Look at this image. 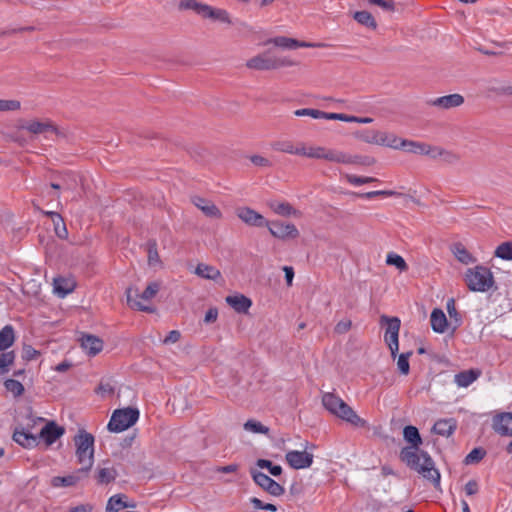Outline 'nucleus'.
I'll list each match as a JSON object with an SVG mask.
<instances>
[{"label":"nucleus","mask_w":512,"mask_h":512,"mask_svg":"<svg viewBox=\"0 0 512 512\" xmlns=\"http://www.w3.org/2000/svg\"><path fill=\"white\" fill-rule=\"evenodd\" d=\"M74 442L76 445L78 463L82 465L79 469V473H87L94 462V437L86 431H80V433L74 437Z\"/></svg>","instance_id":"423d86ee"},{"label":"nucleus","mask_w":512,"mask_h":512,"mask_svg":"<svg viewBox=\"0 0 512 512\" xmlns=\"http://www.w3.org/2000/svg\"><path fill=\"white\" fill-rule=\"evenodd\" d=\"M235 213L242 222L249 226L266 227L268 225V220L263 215L249 207H239Z\"/></svg>","instance_id":"4468645a"},{"label":"nucleus","mask_w":512,"mask_h":512,"mask_svg":"<svg viewBox=\"0 0 512 512\" xmlns=\"http://www.w3.org/2000/svg\"><path fill=\"white\" fill-rule=\"evenodd\" d=\"M300 156L323 159L329 162L345 165L371 166L376 163L375 158L370 156L352 155L344 151L329 149L323 146H309L301 142Z\"/></svg>","instance_id":"f257e3e1"},{"label":"nucleus","mask_w":512,"mask_h":512,"mask_svg":"<svg viewBox=\"0 0 512 512\" xmlns=\"http://www.w3.org/2000/svg\"><path fill=\"white\" fill-rule=\"evenodd\" d=\"M403 149H406L409 152L421 154V155H431L432 153L437 150V147H432L430 145L414 142V141H408L406 140L403 143Z\"/></svg>","instance_id":"2f4dec72"},{"label":"nucleus","mask_w":512,"mask_h":512,"mask_svg":"<svg viewBox=\"0 0 512 512\" xmlns=\"http://www.w3.org/2000/svg\"><path fill=\"white\" fill-rule=\"evenodd\" d=\"M266 45L272 44L275 47H279L282 49H296V48H315V47H325L326 44L324 43H311V42H305V41H299L294 38H289L286 36H276L273 38L268 39L265 42Z\"/></svg>","instance_id":"ddd939ff"},{"label":"nucleus","mask_w":512,"mask_h":512,"mask_svg":"<svg viewBox=\"0 0 512 512\" xmlns=\"http://www.w3.org/2000/svg\"><path fill=\"white\" fill-rule=\"evenodd\" d=\"M486 451L483 448H474L466 457V464H475L484 458Z\"/></svg>","instance_id":"4d7b16f0"},{"label":"nucleus","mask_w":512,"mask_h":512,"mask_svg":"<svg viewBox=\"0 0 512 512\" xmlns=\"http://www.w3.org/2000/svg\"><path fill=\"white\" fill-rule=\"evenodd\" d=\"M464 281L469 290L474 292H486L493 286L494 277L489 268L477 265L466 271Z\"/></svg>","instance_id":"0eeeda50"},{"label":"nucleus","mask_w":512,"mask_h":512,"mask_svg":"<svg viewBox=\"0 0 512 512\" xmlns=\"http://www.w3.org/2000/svg\"><path fill=\"white\" fill-rule=\"evenodd\" d=\"M75 286L76 284L72 279H66L62 277L54 279V291L61 297L71 293Z\"/></svg>","instance_id":"473e14b6"},{"label":"nucleus","mask_w":512,"mask_h":512,"mask_svg":"<svg viewBox=\"0 0 512 512\" xmlns=\"http://www.w3.org/2000/svg\"><path fill=\"white\" fill-rule=\"evenodd\" d=\"M323 406L333 415L345 420L355 427H366L367 422L360 418L355 411L334 393H325L322 396Z\"/></svg>","instance_id":"7ed1b4c3"},{"label":"nucleus","mask_w":512,"mask_h":512,"mask_svg":"<svg viewBox=\"0 0 512 512\" xmlns=\"http://www.w3.org/2000/svg\"><path fill=\"white\" fill-rule=\"evenodd\" d=\"M147 252L149 265L155 266L160 263L156 241L153 240L147 243Z\"/></svg>","instance_id":"864d4df0"},{"label":"nucleus","mask_w":512,"mask_h":512,"mask_svg":"<svg viewBox=\"0 0 512 512\" xmlns=\"http://www.w3.org/2000/svg\"><path fill=\"white\" fill-rule=\"evenodd\" d=\"M117 471L113 467L99 468L96 479L99 484H108L117 477Z\"/></svg>","instance_id":"79ce46f5"},{"label":"nucleus","mask_w":512,"mask_h":512,"mask_svg":"<svg viewBox=\"0 0 512 512\" xmlns=\"http://www.w3.org/2000/svg\"><path fill=\"white\" fill-rule=\"evenodd\" d=\"M351 326H352L351 320L343 319L336 324L334 331L337 334H344L351 329Z\"/></svg>","instance_id":"0e129e2a"},{"label":"nucleus","mask_w":512,"mask_h":512,"mask_svg":"<svg viewBox=\"0 0 512 512\" xmlns=\"http://www.w3.org/2000/svg\"><path fill=\"white\" fill-rule=\"evenodd\" d=\"M226 302L238 313H247L252 302L244 295H233L226 297Z\"/></svg>","instance_id":"c85d7f7f"},{"label":"nucleus","mask_w":512,"mask_h":512,"mask_svg":"<svg viewBox=\"0 0 512 512\" xmlns=\"http://www.w3.org/2000/svg\"><path fill=\"white\" fill-rule=\"evenodd\" d=\"M81 347L89 356H95L103 349V340L92 334H82L79 339Z\"/></svg>","instance_id":"6ab92c4d"},{"label":"nucleus","mask_w":512,"mask_h":512,"mask_svg":"<svg viewBox=\"0 0 512 512\" xmlns=\"http://www.w3.org/2000/svg\"><path fill=\"white\" fill-rule=\"evenodd\" d=\"M21 108L18 100L0 99V112L17 111Z\"/></svg>","instance_id":"13d9d810"},{"label":"nucleus","mask_w":512,"mask_h":512,"mask_svg":"<svg viewBox=\"0 0 512 512\" xmlns=\"http://www.w3.org/2000/svg\"><path fill=\"white\" fill-rule=\"evenodd\" d=\"M244 429L252 433L268 434L269 428L256 420H248L244 424Z\"/></svg>","instance_id":"3c124183"},{"label":"nucleus","mask_w":512,"mask_h":512,"mask_svg":"<svg viewBox=\"0 0 512 512\" xmlns=\"http://www.w3.org/2000/svg\"><path fill=\"white\" fill-rule=\"evenodd\" d=\"M371 5H377L385 11L394 12L395 2L393 0H367Z\"/></svg>","instance_id":"680f3d73"},{"label":"nucleus","mask_w":512,"mask_h":512,"mask_svg":"<svg viewBox=\"0 0 512 512\" xmlns=\"http://www.w3.org/2000/svg\"><path fill=\"white\" fill-rule=\"evenodd\" d=\"M481 375L478 369H469L462 371L454 376V381L459 387H468L476 381Z\"/></svg>","instance_id":"cd10ccee"},{"label":"nucleus","mask_w":512,"mask_h":512,"mask_svg":"<svg viewBox=\"0 0 512 512\" xmlns=\"http://www.w3.org/2000/svg\"><path fill=\"white\" fill-rule=\"evenodd\" d=\"M380 138L383 140V143H379L380 146H387L393 149L403 148V143L406 141L397 137L395 134H390L383 131Z\"/></svg>","instance_id":"37998d69"},{"label":"nucleus","mask_w":512,"mask_h":512,"mask_svg":"<svg viewBox=\"0 0 512 512\" xmlns=\"http://www.w3.org/2000/svg\"><path fill=\"white\" fill-rule=\"evenodd\" d=\"M15 352L8 351L0 354V375H4L10 371L11 366L15 361Z\"/></svg>","instance_id":"c03bdc74"},{"label":"nucleus","mask_w":512,"mask_h":512,"mask_svg":"<svg viewBox=\"0 0 512 512\" xmlns=\"http://www.w3.org/2000/svg\"><path fill=\"white\" fill-rule=\"evenodd\" d=\"M464 101V97L461 94L455 93L430 99L427 101V105L440 110H449L460 107Z\"/></svg>","instance_id":"2eb2a0df"},{"label":"nucleus","mask_w":512,"mask_h":512,"mask_svg":"<svg viewBox=\"0 0 512 512\" xmlns=\"http://www.w3.org/2000/svg\"><path fill=\"white\" fill-rule=\"evenodd\" d=\"M250 474L254 482L270 495L279 497L284 494V487L265 473L251 469Z\"/></svg>","instance_id":"9b49d317"},{"label":"nucleus","mask_w":512,"mask_h":512,"mask_svg":"<svg viewBox=\"0 0 512 512\" xmlns=\"http://www.w3.org/2000/svg\"><path fill=\"white\" fill-rule=\"evenodd\" d=\"M412 355V352L402 353L398 357L397 367L401 374L407 375L410 371L409 365V357Z\"/></svg>","instance_id":"5fc2aeb1"},{"label":"nucleus","mask_w":512,"mask_h":512,"mask_svg":"<svg viewBox=\"0 0 512 512\" xmlns=\"http://www.w3.org/2000/svg\"><path fill=\"white\" fill-rule=\"evenodd\" d=\"M400 458L425 479L431 481L435 487L440 485V473L435 468L434 462L427 452L419 451L418 448L413 446L405 447L400 452Z\"/></svg>","instance_id":"f03ea898"},{"label":"nucleus","mask_w":512,"mask_h":512,"mask_svg":"<svg viewBox=\"0 0 512 512\" xmlns=\"http://www.w3.org/2000/svg\"><path fill=\"white\" fill-rule=\"evenodd\" d=\"M381 324H386V331L384 335V340L388 345L391 356L394 359L399 350V330H400V319L397 317H388L386 315H382L380 318Z\"/></svg>","instance_id":"9d476101"},{"label":"nucleus","mask_w":512,"mask_h":512,"mask_svg":"<svg viewBox=\"0 0 512 512\" xmlns=\"http://www.w3.org/2000/svg\"><path fill=\"white\" fill-rule=\"evenodd\" d=\"M126 498L123 494H116L109 498L106 506V512H118L127 507H133V505L127 504L124 499Z\"/></svg>","instance_id":"4c0bfd02"},{"label":"nucleus","mask_w":512,"mask_h":512,"mask_svg":"<svg viewBox=\"0 0 512 512\" xmlns=\"http://www.w3.org/2000/svg\"><path fill=\"white\" fill-rule=\"evenodd\" d=\"M456 427V420L452 418L441 419L434 424L432 431L438 435L448 437L455 431Z\"/></svg>","instance_id":"c756f323"},{"label":"nucleus","mask_w":512,"mask_h":512,"mask_svg":"<svg viewBox=\"0 0 512 512\" xmlns=\"http://www.w3.org/2000/svg\"><path fill=\"white\" fill-rule=\"evenodd\" d=\"M87 473H79L77 470L75 473L67 475V476H56L51 479V485L53 487H71L77 484L83 477H85Z\"/></svg>","instance_id":"393cba45"},{"label":"nucleus","mask_w":512,"mask_h":512,"mask_svg":"<svg viewBox=\"0 0 512 512\" xmlns=\"http://www.w3.org/2000/svg\"><path fill=\"white\" fill-rule=\"evenodd\" d=\"M206 4L199 2L198 0H180V10H193L202 17Z\"/></svg>","instance_id":"a18cd8bd"},{"label":"nucleus","mask_w":512,"mask_h":512,"mask_svg":"<svg viewBox=\"0 0 512 512\" xmlns=\"http://www.w3.org/2000/svg\"><path fill=\"white\" fill-rule=\"evenodd\" d=\"M249 159L255 166L263 168L272 167V162L268 158L261 155H252L249 157Z\"/></svg>","instance_id":"e2e57ef3"},{"label":"nucleus","mask_w":512,"mask_h":512,"mask_svg":"<svg viewBox=\"0 0 512 512\" xmlns=\"http://www.w3.org/2000/svg\"><path fill=\"white\" fill-rule=\"evenodd\" d=\"M270 208L278 215L281 216H295L300 217L301 212L296 210L287 202H281V203H271Z\"/></svg>","instance_id":"58836bf2"},{"label":"nucleus","mask_w":512,"mask_h":512,"mask_svg":"<svg viewBox=\"0 0 512 512\" xmlns=\"http://www.w3.org/2000/svg\"><path fill=\"white\" fill-rule=\"evenodd\" d=\"M96 392L102 396L111 395L114 393V387L109 382H101L96 390Z\"/></svg>","instance_id":"338daca9"},{"label":"nucleus","mask_w":512,"mask_h":512,"mask_svg":"<svg viewBox=\"0 0 512 512\" xmlns=\"http://www.w3.org/2000/svg\"><path fill=\"white\" fill-rule=\"evenodd\" d=\"M269 232L281 240L296 239L300 233L293 223H284L282 221H268L266 225Z\"/></svg>","instance_id":"f8f14e48"},{"label":"nucleus","mask_w":512,"mask_h":512,"mask_svg":"<svg viewBox=\"0 0 512 512\" xmlns=\"http://www.w3.org/2000/svg\"><path fill=\"white\" fill-rule=\"evenodd\" d=\"M15 341L14 328L6 325L0 330V352H5Z\"/></svg>","instance_id":"72a5a7b5"},{"label":"nucleus","mask_w":512,"mask_h":512,"mask_svg":"<svg viewBox=\"0 0 512 512\" xmlns=\"http://www.w3.org/2000/svg\"><path fill=\"white\" fill-rule=\"evenodd\" d=\"M285 459L287 463L294 469H305L312 465L313 454L304 451L292 450L286 453Z\"/></svg>","instance_id":"dca6fc26"},{"label":"nucleus","mask_w":512,"mask_h":512,"mask_svg":"<svg viewBox=\"0 0 512 512\" xmlns=\"http://www.w3.org/2000/svg\"><path fill=\"white\" fill-rule=\"evenodd\" d=\"M13 440L24 448H32L38 444V436L25 429H16L13 433Z\"/></svg>","instance_id":"b1692460"},{"label":"nucleus","mask_w":512,"mask_h":512,"mask_svg":"<svg viewBox=\"0 0 512 512\" xmlns=\"http://www.w3.org/2000/svg\"><path fill=\"white\" fill-rule=\"evenodd\" d=\"M353 18L359 24H361L367 28H370L372 30H375L377 28V22H376L374 16L366 10L356 11L353 14Z\"/></svg>","instance_id":"ea45409f"},{"label":"nucleus","mask_w":512,"mask_h":512,"mask_svg":"<svg viewBox=\"0 0 512 512\" xmlns=\"http://www.w3.org/2000/svg\"><path fill=\"white\" fill-rule=\"evenodd\" d=\"M16 128L18 132H28L32 140L36 139L39 135L47 138L49 134L57 135L59 133L58 127L48 118L20 119L17 122Z\"/></svg>","instance_id":"6e6552de"},{"label":"nucleus","mask_w":512,"mask_h":512,"mask_svg":"<svg viewBox=\"0 0 512 512\" xmlns=\"http://www.w3.org/2000/svg\"><path fill=\"white\" fill-rule=\"evenodd\" d=\"M451 251L462 264L468 265L476 262V258L461 243L454 244Z\"/></svg>","instance_id":"7c9ffc66"},{"label":"nucleus","mask_w":512,"mask_h":512,"mask_svg":"<svg viewBox=\"0 0 512 512\" xmlns=\"http://www.w3.org/2000/svg\"><path fill=\"white\" fill-rule=\"evenodd\" d=\"M161 288L160 282L154 281L150 282L146 289L139 294L138 289H134L133 287H128L126 289V299L128 306L137 311L153 313L156 309L153 306L147 305L144 302L150 301L154 298Z\"/></svg>","instance_id":"20e7f679"},{"label":"nucleus","mask_w":512,"mask_h":512,"mask_svg":"<svg viewBox=\"0 0 512 512\" xmlns=\"http://www.w3.org/2000/svg\"><path fill=\"white\" fill-rule=\"evenodd\" d=\"M294 115L298 116V117L309 116L314 119L335 120L333 117L335 115V113H328V112H324V111H321L318 109H312V108L298 109V110L294 111Z\"/></svg>","instance_id":"f704fd0d"},{"label":"nucleus","mask_w":512,"mask_h":512,"mask_svg":"<svg viewBox=\"0 0 512 512\" xmlns=\"http://www.w3.org/2000/svg\"><path fill=\"white\" fill-rule=\"evenodd\" d=\"M353 136L355 139L362 141L367 144H375L379 145V143H383V140L380 138L382 136V131L374 130V129H361L353 132Z\"/></svg>","instance_id":"5701e85b"},{"label":"nucleus","mask_w":512,"mask_h":512,"mask_svg":"<svg viewBox=\"0 0 512 512\" xmlns=\"http://www.w3.org/2000/svg\"><path fill=\"white\" fill-rule=\"evenodd\" d=\"M442 157L443 161L447 164H456L460 161V156L452 151H446L437 147V150L432 153V157Z\"/></svg>","instance_id":"49530a36"},{"label":"nucleus","mask_w":512,"mask_h":512,"mask_svg":"<svg viewBox=\"0 0 512 512\" xmlns=\"http://www.w3.org/2000/svg\"><path fill=\"white\" fill-rule=\"evenodd\" d=\"M344 177L350 184L356 186L377 181V179L373 177H360L352 174H345Z\"/></svg>","instance_id":"bf43d9fd"},{"label":"nucleus","mask_w":512,"mask_h":512,"mask_svg":"<svg viewBox=\"0 0 512 512\" xmlns=\"http://www.w3.org/2000/svg\"><path fill=\"white\" fill-rule=\"evenodd\" d=\"M430 322L433 331L437 333L446 332L448 327V321L445 313L441 309L435 308L431 312Z\"/></svg>","instance_id":"a878e982"},{"label":"nucleus","mask_w":512,"mask_h":512,"mask_svg":"<svg viewBox=\"0 0 512 512\" xmlns=\"http://www.w3.org/2000/svg\"><path fill=\"white\" fill-rule=\"evenodd\" d=\"M404 439L411 443L414 448H419L422 443L421 436L415 426H406L403 430Z\"/></svg>","instance_id":"a19ab883"},{"label":"nucleus","mask_w":512,"mask_h":512,"mask_svg":"<svg viewBox=\"0 0 512 512\" xmlns=\"http://www.w3.org/2000/svg\"><path fill=\"white\" fill-rule=\"evenodd\" d=\"M191 202L208 218L219 220L223 216L221 210L211 200L194 196Z\"/></svg>","instance_id":"a211bd4d"},{"label":"nucleus","mask_w":512,"mask_h":512,"mask_svg":"<svg viewBox=\"0 0 512 512\" xmlns=\"http://www.w3.org/2000/svg\"><path fill=\"white\" fill-rule=\"evenodd\" d=\"M181 334L177 330H172L169 332V334L165 337L163 340L164 344H172L176 343L180 340Z\"/></svg>","instance_id":"774afa93"},{"label":"nucleus","mask_w":512,"mask_h":512,"mask_svg":"<svg viewBox=\"0 0 512 512\" xmlns=\"http://www.w3.org/2000/svg\"><path fill=\"white\" fill-rule=\"evenodd\" d=\"M296 65V62L287 57H278L270 50L260 53L246 62V67L257 71L277 70L283 67H291Z\"/></svg>","instance_id":"39448f33"},{"label":"nucleus","mask_w":512,"mask_h":512,"mask_svg":"<svg viewBox=\"0 0 512 512\" xmlns=\"http://www.w3.org/2000/svg\"><path fill=\"white\" fill-rule=\"evenodd\" d=\"M194 272L197 276L203 279L213 281H218L219 279H222L221 272L219 269L205 263H199Z\"/></svg>","instance_id":"bb28decb"},{"label":"nucleus","mask_w":512,"mask_h":512,"mask_svg":"<svg viewBox=\"0 0 512 512\" xmlns=\"http://www.w3.org/2000/svg\"><path fill=\"white\" fill-rule=\"evenodd\" d=\"M335 120H340L344 122H355L360 124H370L373 122V119L370 117H358L353 115H347L343 113H335L333 116Z\"/></svg>","instance_id":"09e8293b"},{"label":"nucleus","mask_w":512,"mask_h":512,"mask_svg":"<svg viewBox=\"0 0 512 512\" xmlns=\"http://www.w3.org/2000/svg\"><path fill=\"white\" fill-rule=\"evenodd\" d=\"M256 464L260 468L268 469L270 474L273 476H279L282 473L281 466L273 465V463L270 460L259 459V460H257Z\"/></svg>","instance_id":"6e6d98bb"},{"label":"nucleus","mask_w":512,"mask_h":512,"mask_svg":"<svg viewBox=\"0 0 512 512\" xmlns=\"http://www.w3.org/2000/svg\"><path fill=\"white\" fill-rule=\"evenodd\" d=\"M138 418L139 410L137 408L116 409L108 423V430L111 432H122L134 425Z\"/></svg>","instance_id":"1a4fd4ad"},{"label":"nucleus","mask_w":512,"mask_h":512,"mask_svg":"<svg viewBox=\"0 0 512 512\" xmlns=\"http://www.w3.org/2000/svg\"><path fill=\"white\" fill-rule=\"evenodd\" d=\"M202 18L211 19L213 21H218V22L225 23L228 25L232 24V19L230 17V14L225 9L215 8L208 4H206V7L202 14Z\"/></svg>","instance_id":"4be33fe9"},{"label":"nucleus","mask_w":512,"mask_h":512,"mask_svg":"<svg viewBox=\"0 0 512 512\" xmlns=\"http://www.w3.org/2000/svg\"><path fill=\"white\" fill-rule=\"evenodd\" d=\"M400 195H401L400 193H398L396 191H392V190H379V191H371V192L358 194V196H360L362 198H367V199H370V198H373L376 196H400Z\"/></svg>","instance_id":"052dcab7"},{"label":"nucleus","mask_w":512,"mask_h":512,"mask_svg":"<svg viewBox=\"0 0 512 512\" xmlns=\"http://www.w3.org/2000/svg\"><path fill=\"white\" fill-rule=\"evenodd\" d=\"M386 263L388 265L395 266L400 272L408 270V265L404 258L396 253H388L386 257Z\"/></svg>","instance_id":"de8ad7c7"},{"label":"nucleus","mask_w":512,"mask_h":512,"mask_svg":"<svg viewBox=\"0 0 512 512\" xmlns=\"http://www.w3.org/2000/svg\"><path fill=\"white\" fill-rule=\"evenodd\" d=\"M272 148L276 151L288 153V154H294L299 155L301 154V142L297 145H294L291 141L283 140V141H276L272 144Z\"/></svg>","instance_id":"e433bc0d"},{"label":"nucleus","mask_w":512,"mask_h":512,"mask_svg":"<svg viewBox=\"0 0 512 512\" xmlns=\"http://www.w3.org/2000/svg\"><path fill=\"white\" fill-rule=\"evenodd\" d=\"M63 427L58 426L55 422H48L40 431L38 438H42L46 445L53 444L58 438L64 434Z\"/></svg>","instance_id":"aec40b11"},{"label":"nucleus","mask_w":512,"mask_h":512,"mask_svg":"<svg viewBox=\"0 0 512 512\" xmlns=\"http://www.w3.org/2000/svg\"><path fill=\"white\" fill-rule=\"evenodd\" d=\"M4 386L6 390L11 392L15 397L21 396L25 391L22 383L14 379H7L4 382Z\"/></svg>","instance_id":"603ef678"},{"label":"nucleus","mask_w":512,"mask_h":512,"mask_svg":"<svg viewBox=\"0 0 512 512\" xmlns=\"http://www.w3.org/2000/svg\"><path fill=\"white\" fill-rule=\"evenodd\" d=\"M495 256L504 260H512V241L500 244L495 250Z\"/></svg>","instance_id":"8fccbe9b"},{"label":"nucleus","mask_w":512,"mask_h":512,"mask_svg":"<svg viewBox=\"0 0 512 512\" xmlns=\"http://www.w3.org/2000/svg\"><path fill=\"white\" fill-rule=\"evenodd\" d=\"M79 184V177L74 172H65L59 175L58 180L50 183V187L54 190H64L65 192L74 193Z\"/></svg>","instance_id":"f3484780"},{"label":"nucleus","mask_w":512,"mask_h":512,"mask_svg":"<svg viewBox=\"0 0 512 512\" xmlns=\"http://www.w3.org/2000/svg\"><path fill=\"white\" fill-rule=\"evenodd\" d=\"M39 355V352L35 350L31 345H24L22 350L23 359L30 361L35 359Z\"/></svg>","instance_id":"69168bd1"},{"label":"nucleus","mask_w":512,"mask_h":512,"mask_svg":"<svg viewBox=\"0 0 512 512\" xmlns=\"http://www.w3.org/2000/svg\"><path fill=\"white\" fill-rule=\"evenodd\" d=\"M46 214L53 221L54 231H55L56 235L60 239H66L68 236V231H67V228H66V225L64 223L62 216L57 212H47Z\"/></svg>","instance_id":"c9c22d12"},{"label":"nucleus","mask_w":512,"mask_h":512,"mask_svg":"<svg viewBox=\"0 0 512 512\" xmlns=\"http://www.w3.org/2000/svg\"><path fill=\"white\" fill-rule=\"evenodd\" d=\"M493 429L502 436H512V413H502L493 420Z\"/></svg>","instance_id":"412c9836"}]
</instances>
